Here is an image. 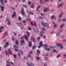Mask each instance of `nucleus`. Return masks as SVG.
Here are the masks:
<instances>
[{"mask_svg":"<svg viewBox=\"0 0 66 66\" xmlns=\"http://www.w3.org/2000/svg\"><path fill=\"white\" fill-rule=\"evenodd\" d=\"M38 18L39 19H45V18L44 17H42L41 16H39L38 17Z\"/></svg>","mask_w":66,"mask_h":66,"instance_id":"16","label":"nucleus"},{"mask_svg":"<svg viewBox=\"0 0 66 66\" xmlns=\"http://www.w3.org/2000/svg\"><path fill=\"white\" fill-rule=\"evenodd\" d=\"M27 33L28 35V36H30V33L28 31H27Z\"/></svg>","mask_w":66,"mask_h":66,"instance_id":"31","label":"nucleus"},{"mask_svg":"<svg viewBox=\"0 0 66 66\" xmlns=\"http://www.w3.org/2000/svg\"><path fill=\"white\" fill-rule=\"evenodd\" d=\"M0 7L1 9V10L2 12L4 11V7L3 6H0Z\"/></svg>","mask_w":66,"mask_h":66,"instance_id":"7","label":"nucleus"},{"mask_svg":"<svg viewBox=\"0 0 66 66\" xmlns=\"http://www.w3.org/2000/svg\"><path fill=\"white\" fill-rule=\"evenodd\" d=\"M44 59L46 61H48V60H49L48 58V57H44Z\"/></svg>","mask_w":66,"mask_h":66,"instance_id":"26","label":"nucleus"},{"mask_svg":"<svg viewBox=\"0 0 66 66\" xmlns=\"http://www.w3.org/2000/svg\"><path fill=\"white\" fill-rule=\"evenodd\" d=\"M44 0H40V2L41 4H42L44 3Z\"/></svg>","mask_w":66,"mask_h":66,"instance_id":"23","label":"nucleus"},{"mask_svg":"<svg viewBox=\"0 0 66 66\" xmlns=\"http://www.w3.org/2000/svg\"><path fill=\"white\" fill-rule=\"evenodd\" d=\"M36 60H37L38 61L39 60V57L38 56L37 57H36Z\"/></svg>","mask_w":66,"mask_h":66,"instance_id":"24","label":"nucleus"},{"mask_svg":"<svg viewBox=\"0 0 66 66\" xmlns=\"http://www.w3.org/2000/svg\"><path fill=\"white\" fill-rule=\"evenodd\" d=\"M35 31L36 33L38 32V28H35Z\"/></svg>","mask_w":66,"mask_h":66,"instance_id":"14","label":"nucleus"},{"mask_svg":"<svg viewBox=\"0 0 66 66\" xmlns=\"http://www.w3.org/2000/svg\"><path fill=\"white\" fill-rule=\"evenodd\" d=\"M24 60H27V59H28V58H27V56L24 57Z\"/></svg>","mask_w":66,"mask_h":66,"instance_id":"42","label":"nucleus"},{"mask_svg":"<svg viewBox=\"0 0 66 66\" xmlns=\"http://www.w3.org/2000/svg\"><path fill=\"white\" fill-rule=\"evenodd\" d=\"M12 40H13V41L14 40V38H13V37H12Z\"/></svg>","mask_w":66,"mask_h":66,"instance_id":"63","label":"nucleus"},{"mask_svg":"<svg viewBox=\"0 0 66 66\" xmlns=\"http://www.w3.org/2000/svg\"><path fill=\"white\" fill-rule=\"evenodd\" d=\"M40 36L42 37L43 36V35H44L45 34V32L41 31L40 32Z\"/></svg>","mask_w":66,"mask_h":66,"instance_id":"6","label":"nucleus"},{"mask_svg":"<svg viewBox=\"0 0 66 66\" xmlns=\"http://www.w3.org/2000/svg\"><path fill=\"white\" fill-rule=\"evenodd\" d=\"M23 37L21 38V39H22V40L20 41V44L21 46H23V43H24V41L23 40Z\"/></svg>","mask_w":66,"mask_h":66,"instance_id":"2","label":"nucleus"},{"mask_svg":"<svg viewBox=\"0 0 66 66\" xmlns=\"http://www.w3.org/2000/svg\"><path fill=\"white\" fill-rule=\"evenodd\" d=\"M49 2V0H45V2Z\"/></svg>","mask_w":66,"mask_h":66,"instance_id":"57","label":"nucleus"},{"mask_svg":"<svg viewBox=\"0 0 66 66\" xmlns=\"http://www.w3.org/2000/svg\"><path fill=\"white\" fill-rule=\"evenodd\" d=\"M13 34H14V35H15V36H16V34H17L15 32H13Z\"/></svg>","mask_w":66,"mask_h":66,"instance_id":"46","label":"nucleus"},{"mask_svg":"<svg viewBox=\"0 0 66 66\" xmlns=\"http://www.w3.org/2000/svg\"><path fill=\"white\" fill-rule=\"evenodd\" d=\"M9 43L8 42H7L6 43V44L5 45V46L4 47V48H5L6 47H7L8 45H9Z\"/></svg>","mask_w":66,"mask_h":66,"instance_id":"15","label":"nucleus"},{"mask_svg":"<svg viewBox=\"0 0 66 66\" xmlns=\"http://www.w3.org/2000/svg\"><path fill=\"white\" fill-rule=\"evenodd\" d=\"M9 52L10 54H12V51H9Z\"/></svg>","mask_w":66,"mask_h":66,"instance_id":"43","label":"nucleus"},{"mask_svg":"<svg viewBox=\"0 0 66 66\" xmlns=\"http://www.w3.org/2000/svg\"><path fill=\"white\" fill-rule=\"evenodd\" d=\"M62 21L63 22L66 21V19H64L62 20Z\"/></svg>","mask_w":66,"mask_h":66,"instance_id":"38","label":"nucleus"},{"mask_svg":"<svg viewBox=\"0 0 66 66\" xmlns=\"http://www.w3.org/2000/svg\"><path fill=\"white\" fill-rule=\"evenodd\" d=\"M63 42H66V39H64L63 40Z\"/></svg>","mask_w":66,"mask_h":66,"instance_id":"61","label":"nucleus"},{"mask_svg":"<svg viewBox=\"0 0 66 66\" xmlns=\"http://www.w3.org/2000/svg\"><path fill=\"white\" fill-rule=\"evenodd\" d=\"M60 37L62 38H64V37H65V36H60Z\"/></svg>","mask_w":66,"mask_h":66,"instance_id":"37","label":"nucleus"},{"mask_svg":"<svg viewBox=\"0 0 66 66\" xmlns=\"http://www.w3.org/2000/svg\"><path fill=\"white\" fill-rule=\"evenodd\" d=\"M28 29L29 30H31V28L30 27H28Z\"/></svg>","mask_w":66,"mask_h":66,"instance_id":"53","label":"nucleus"},{"mask_svg":"<svg viewBox=\"0 0 66 66\" xmlns=\"http://www.w3.org/2000/svg\"><path fill=\"white\" fill-rule=\"evenodd\" d=\"M44 46L45 47V49L46 50H47L48 51H50V50L49 48L47 49V47L48 46V45H47L45 44L44 45Z\"/></svg>","mask_w":66,"mask_h":66,"instance_id":"3","label":"nucleus"},{"mask_svg":"<svg viewBox=\"0 0 66 66\" xmlns=\"http://www.w3.org/2000/svg\"><path fill=\"white\" fill-rule=\"evenodd\" d=\"M41 23L44 27L46 26L47 28H49V24L48 23L45 22L44 23V22L43 21Z\"/></svg>","mask_w":66,"mask_h":66,"instance_id":"1","label":"nucleus"},{"mask_svg":"<svg viewBox=\"0 0 66 66\" xmlns=\"http://www.w3.org/2000/svg\"><path fill=\"white\" fill-rule=\"evenodd\" d=\"M27 64L28 66H32V65L30 64L28 62H27Z\"/></svg>","mask_w":66,"mask_h":66,"instance_id":"20","label":"nucleus"},{"mask_svg":"<svg viewBox=\"0 0 66 66\" xmlns=\"http://www.w3.org/2000/svg\"><path fill=\"white\" fill-rule=\"evenodd\" d=\"M64 26V24H63L62 25H61L60 26V28H63Z\"/></svg>","mask_w":66,"mask_h":66,"instance_id":"21","label":"nucleus"},{"mask_svg":"<svg viewBox=\"0 0 66 66\" xmlns=\"http://www.w3.org/2000/svg\"><path fill=\"white\" fill-rule=\"evenodd\" d=\"M18 19L19 20H21V17H19Z\"/></svg>","mask_w":66,"mask_h":66,"instance_id":"49","label":"nucleus"},{"mask_svg":"<svg viewBox=\"0 0 66 66\" xmlns=\"http://www.w3.org/2000/svg\"><path fill=\"white\" fill-rule=\"evenodd\" d=\"M14 48H18L17 47V46H16V45H14Z\"/></svg>","mask_w":66,"mask_h":66,"instance_id":"56","label":"nucleus"},{"mask_svg":"<svg viewBox=\"0 0 66 66\" xmlns=\"http://www.w3.org/2000/svg\"><path fill=\"white\" fill-rule=\"evenodd\" d=\"M61 56V54H59L58 56H57V57H59V56Z\"/></svg>","mask_w":66,"mask_h":66,"instance_id":"44","label":"nucleus"},{"mask_svg":"<svg viewBox=\"0 0 66 66\" xmlns=\"http://www.w3.org/2000/svg\"><path fill=\"white\" fill-rule=\"evenodd\" d=\"M22 22L24 23V25L25 26L26 24V21H22Z\"/></svg>","mask_w":66,"mask_h":66,"instance_id":"25","label":"nucleus"},{"mask_svg":"<svg viewBox=\"0 0 66 66\" xmlns=\"http://www.w3.org/2000/svg\"><path fill=\"white\" fill-rule=\"evenodd\" d=\"M29 13L30 14H31V15H33V12H29Z\"/></svg>","mask_w":66,"mask_h":66,"instance_id":"45","label":"nucleus"},{"mask_svg":"<svg viewBox=\"0 0 66 66\" xmlns=\"http://www.w3.org/2000/svg\"><path fill=\"white\" fill-rule=\"evenodd\" d=\"M15 43L16 45H18V40H16L15 41Z\"/></svg>","mask_w":66,"mask_h":66,"instance_id":"36","label":"nucleus"},{"mask_svg":"<svg viewBox=\"0 0 66 66\" xmlns=\"http://www.w3.org/2000/svg\"><path fill=\"white\" fill-rule=\"evenodd\" d=\"M36 22L35 21L34 24L35 27H36Z\"/></svg>","mask_w":66,"mask_h":66,"instance_id":"60","label":"nucleus"},{"mask_svg":"<svg viewBox=\"0 0 66 66\" xmlns=\"http://www.w3.org/2000/svg\"><path fill=\"white\" fill-rule=\"evenodd\" d=\"M54 16H53V15H52V16L51 18H52V19H54Z\"/></svg>","mask_w":66,"mask_h":66,"instance_id":"58","label":"nucleus"},{"mask_svg":"<svg viewBox=\"0 0 66 66\" xmlns=\"http://www.w3.org/2000/svg\"><path fill=\"white\" fill-rule=\"evenodd\" d=\"M29 46L31 47L32 46V42H29Z\"/></svg>","mask_w":66,"mask_h":66,"instance_id":"13","label":"nucleus"},{"mask_svg":"<svg viewBox=\"0 0 66 66\" xmlns=\"http://www.w3.org/2000/svg\"><path fill=\"white\" fill-rule=\"evenodd\" d=\"M31 40H34V38L33 37H31Z\"/></svg>","mask_w":66,"mask_h":66,"instance_id":"47","label":"nucleus"},{"mask_svg":"<svg viewBox=\"0 0 66 66\" xmlns=\"http://www.w3.org/2000/svg\"><path fill=\"white\" fill-rule=\"evenodd\" d=\"M37 53H40V51H39V50H37Z\"/></svg>","mask_w":66,"mask_h":66,"instance_id":"40","label":"nucleus"},{"mask_svg":"<svg viewBox=\"0 0 66 66\" xmlns=\"http://www.w3.org/2000/svg\"><path fill=\"white\" fill-rule=\"evenodd\" d=\"M33 40V42L34 43H35V39H34V40Z\"/></svg>","mask_w":66,"mask_h":66,"instance_id":"59","label":"nucleus"},{"mask_svg":"<svg viewBox=\"0 0 66 66\" xmlns=\"http://www.w3.org/2000/svg\"><path fill=\"white\" fill-rule=\"evenodd\" d=\"M6 66H10V65L9 64H7Z\"/></svg>","mask_w":66,"mask_h":66,"instance_id":"64","label":"nucleus"},{"mask_svg":"<svg viewBox=\"0 0 66 66\" xmlns=\"http://www.w3.org/2000/svg\"><path fill=\"white\" fill-rule=\"evenodd\" d=\"M23 7H27V6L25 5H23Z\"/></svg>","mask_w":66,"mask_h":66,"instance_id":"50","label":"nucleus"},{"mask_svg":"<svg viewBox=\"0 0 66 66\" xmlns=\"http://www.w3.org/2000/svg\"><path fill=\"white\" fill-rule=\"evenodd\" d=\"M53 24H54V27H56L57 26V25H56L55 24V23L54 22H53Z\"/></svg>","mask_w":66,"mask_h":66,"instance_id":"17","label":"nucleus"},{"mask_svg":"<svg viewBox=\"0 0 66 66\" xmlns=\"http://www.w3.org/2000/svg\"><path fill=\"white\" fill-rule=\"evenodd\" d=\"M53 52H57V51L55 50H54L53 51Z\"/></svg>","mask_w":66,"mask_h":66,"instance_id":"33","label":"nucleus"},{"mask_svg":"<svg viewBox=\"0 0 66 66\" xmlns=\"http://www.w3.org/2000/svg\"><path fill=\"white\" fill-rule=\"evenodd\" d=\"M6 22H8V23H7V24L8 25H11V21H10V19H6Z\"/></svg>","mask_w":66,"mask_h":66,"instance_id":"4","label":"nucleus"},{"mask_svg":"<svg viewBox=\"0 0 66 66\" xmlns=\"http://www.w3.org/2000/svg\"><path fill=\"white\" fill-rule=\"evenodd\" d=\"M31 8H33L34 7V5H32L31 6Z\"/></svg>","mask_w":66,"mask_h":66,"instance_id":"62","label":"nucleus"},{"mask_svg":"<svg viewBox=\"0 0 66 66\" xmlns=\"http://www.w3.org/2000/svg\"><path fill=\"white\" fill-rule=\"evenodd\" d=\"M40 15L41 16H44V13H42L40 14Z\"/></svg>","mask_w":66,"mask_h":66,"instance_id":"54","label":"nucleus"},{"mask_svg":"<svg viewBox=\"0 0 66 66\" xmlns=\"http://www.w3.org/2000/svg\"><path fill=\"white\" fill-rule=\"evenodd\" d=\"M24 37H25V39L26 40H27L28 38V36H27V35H25Z\"/></svg>","mask_w":66,"mask_h":66,"instance_id":"18","label":"nucleus"},{"mask_svg":"<svg viewBox=\"0 0 66 66\" xmlns=\"http://www.w3.org/2000/svg\"><path fill=\"white\" fill-rule=\"evenodd\" d=\"M36 46H34L32 48V49H35V48H36Z\"/></svg>","mask_w":66,"mask_h":66,"instance_id":"51","label":"nucleus"},{"mask_svg":"<svg viewBox=\"0 0 66 66\" xmlns=\"http://www.w3.org/2000/svg\"><path fill=\"white\" fill-rule=\"evenodd\" d=\"M8 33V32H7V31H6L4 33V34H3V35H6Z\"/></svg>","mask_w":66,"mask_h":66,"instance_id":"28","label":"nucleus"},{"mask_svg":"<svg viewBox=\"0 0 66 66\" xmlns=\"http://www.w3.org/2000/svg\"><path fill=\"white\" fill-rule=\"evenodd\" d=\"M1 2L2 4L3 5L4 3H3V0H1Z\"/></svg>","mask_w":66,"mask_h":66,"instance_id":"41","label":"nucleus"},{"mask_svg":"<svg viewBox=\"0 0 66 66\" xmlns=\"http://www.w3.org/2000/svg\"><path fill=\"white\" fill-rule=\"evenodd\" d=\"M56 34L57 36H59L60 35V32H57Z\"/></svg>","mask_w":66,"mask_h":66,"instance_id":"22","label":"nucleus"},{"mask_svg":"<svg viewBox=\"0 0 66 66\" xmlns=\"http://www.w3.org/2000/svg\"><path fill=\"white\" fill-rule=\"evenodd\" d=\"M63 4H64V3H61L60 4H58L57 6L58 8H59V7L62 6L63 5Z\"/></svg>","mask_w":66,"mask_h":66,"instance_id":"5","label":"nucleus"},{"mask_svg":"<svg viewBox=\"0 0 66 66\" xmlns=\"http://www.w3.org/2000/svg\"><path fill=\"white\" fill-rule=\"evenodd\" d=\"M61 44H56V46H57V47L60 46V45H61Z\"/></svg>","mask_w":66,"mask_h":66,"instance_id":"39","label":"nucleus"},{"mask_svg":"<svg viewBox=\"0 0 66 66\" xmlns=\"http://www.w3.org/2000/svg\"><path fill=\"white\" fill-rule=\"evenodd\" d=\"M30 23L32 25V26H34V24H33V22H30Z\"/></svg>","mask_w":66,"mask_h":66,"instance_id":"55","label":"nucleus"},{"mask_svg":"<svg viewBox=\"0 0 66 66\" xmlns=\"http://www.w3.org/2000/svg\"><path fill=\"white\" fill-rule=\"evenodd\" d=\"M62 15H63V13H62L59 16V18H61V17H62Z\"/></svg>","mask_w":66,"mask_h":66,"instance_id":"30","label":"nucleus"},{"mask_svg":"<svg viewBox=\"0 0 66 66\" xmlns=\"http://www.w3.org/2000/svg\"><path fill=\"white\" fill-rule=\"evenodd\" d=\"M15 50L16 51H17V52H18L19 51H18V49H16L15 48Z\"/></svg>","mask_w":66,"mask_h":66,"instance_id":"52","label":"nucleus"},{"mask_svg":"<svg viewBox=\"0 0 66 66\" xmlns=\"http://www.w3.org/2000/svg\"><path fill=\"white\" fill-rule=\"evenodd\" d=\"M5 54L6 55H8V53H7V51H6V50L5 51Z\"/></svg>","mask_w":66,"mask_h":66,"instance_id":"34","label":"nucleus"},{"mask_svg":"<svg viewBox=\"0 0 66 66\" xmlns=\"http://www.w3.org/2000/svg\"><path fill=\"white\" fill-rule=\"evenodd\" d=\"M28 56L29 57H31V55L30 54H29L28 55Z\"/></svg>","mask_w":66,"mask_h":66,"instance_id":"48","label":"nucleus"},{"mask_svg":"<svg viewBox=\"0 0 66 66\" xmlns=\"http://www.w3.org/2000/svg\"><path fill=\"white\" fill-rule=\"evenodd\" d=\"M21 13L22 15H24L25 14V12H24V9L23 8H22V10L21 11Z\"/></svg>","mask_w":66,"mask_h":66,"instance_id":"8","label":"nucleus"},{"mask_svg":"<svg viewBox=\"0 0 66 66\" xmlns=\"http://www.w3.org/2000/svg\"><path fill=\"white\" fill-rule=\"evenodd\" d=\"M16 16V12L15 11H14L13 13V14L12 15V18H14V17L15 16Z\"/></svg>","mask_w":66,"mask_h":66,"instance_id":"10","label":"nucleus"},{"mask_svg":"<svg viewBox=\"0 0 66 66\" xmlns=\"http://www.w3.org/2000/svg\"><path fill=\"white\" fill-rule=\"evenodd\" d=\"M11 65H13V66H14V62H11Z\"/></svg>","mask_w":66,"mask_h":66,"instance_id":"35","label":"nucleus"},{"mask_svg":"<svg viewBox=\"0 0 66 66\" xmlns=\"http://www.w3.org/2000/svg\"><path fill=\"white\" fill-rule=\"evenodd\" d=\"M44 9H45L47 11H49V9L46 7H44Z\"/></svg>","mask_w":66,"mask_h":66,"instance_id":"27","label":"nucleus"},{"mask_svg":"<svg viewBox=\"0 0 66 66\" xmlns=\"http://www.w3.org/2000/svg\"><path fill=\"white\" fill-rule=\"evenodd\" d=\"M60 47L61 49H62L64 48V46L62 45H61V44H60Z\"/></svg>","mask_w":66,"mask_h":66,"instance_id":"19","label":"nucleus"},{"mask_svg":"<svg viewBox=\"0 0 66 66\" xmlns=\"http://www.w3.org/2000/svg\"><path fill=\"white\" fill-rule=\"evenodd\" d=\"M18 57L19 58H21V54H20V53L18 52Z\"/></svg>","mask_w":66,"mask_h":66,"instance_id":"11","label":"nucleus"},{"mask_svg":"<svg viewBox=\"0 0 66 66\" xmlns=\"http://www.w3.org/2000/svg\"><path fill=\"white\" fill-rule=\"evenodd\" d=\"M13 55L15 59H16V54H13Z\"/></svg>","mask_w":66,"mask_h":66,"instance_id":"29","label":"nucleus"},{"mask_svg":"<svg viewBox=\"0 0 66 66\" xmlns=\"http://www.w3.org/2000/svg\"><path fill=\"white\" fill-rule=\"evenodd\" d=\"M4 28L3 27H0V32L1 33L2 31H3V28Z\"/></svg>","mask_w":66,"mask_h":66,"instance_id":"9","label":"nucleus"},{"mask_svg":"<svg viewBox=\"0 0 66 66\" xmlns=\"http://www.w3.org/2000/svg\"><path fill=\"white\" fill-rule=\"evenodd\" d=\"M39 45H40V46L43 47V42H42V41L40 42Z\"/></svg>","mask_w":66,"mask_h":66,"instance_id":"12","label":"nucleus"},{"mask_svg":"<svg viewBox=\"0 0 66 66\" xmlns=\"http://www.w3.org/2000/svg\"><path fill=\"white\" fill-rule=\"evenodd\" d=\"M40 7V6H37V10H38L39 9Z\"/></svg>","mask_w":66,"mask_h":66,"instance_id":"32","label":"nucleus"}]
</instances>
